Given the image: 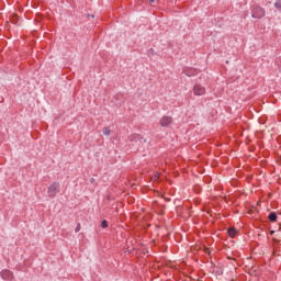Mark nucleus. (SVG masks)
I'll use <instances>...</instances> for the list:
<instances>
[{
  "label": "nucleus",
  "mask_w": 281,
  "mask_h": 281,
  "mask_svg": "<svg viewBox=\"0 0 281 281\" xmlns=\"http://www.w3.org/2000/svg\"><path fill=\"white\" fill-rule=\"evenodd\" d=\"M1 276H2L3 280H12V271H10V270L2 271Z\"/></svg>",
  "instance_id": "obj_6"
},
{
  "label": "nucleus",
  "mask_w": 281,
  "mask_h": 281,
  "mask_svg": "<svg viewBox=\"0 0 281 281\" xmlns=\"http://www.w3.org/2000/svg\"><path fill=\"white\" fill-rule=\"evenodd\" d=\"M194 95H205V89L201 85H195L193 87Z\"/></svg>",
  "instance_id": "obj_5"
},
{
  "label": "nucleus",
  "mask_w": 281,
  "mask_h": 281,
  "mask_svg": "<svg viewBox=\"0 0 281 281\" xmlns=\"http://www.w3.org/2000/svg\"><path fill=\"white\" fill-rule=\"evenodd\" d=\"M160 126H162L164 128H168V126H170V124H172V119L171 116L168 115H164L160 121H159Z\"/></svg>",
  "instance_id": "obj_4"
},
{
  "label": "nucleus",
  "mask_w": 281,
  "mask_h": 281,
  "mask_svg": "<svg viewBox=\"0 0 281 281\" xmlns=\"http://www.w3.org/2000/svg\"><path fill=\"white\" fill-rule=\"evenodd\" d=\"M60 193V182H53L48 189H47V194L49 199H54L56 194Z\"/></svg>",
  "instance_id": "obj_1"
},
{
  "label": "nucleus",
  "mask_w": 281,
  "mask_h": 281,
  "mask_svg": "<svg viewBox=\"0 0 281 281\" xmlns=\"http://www.w3.org/2000/svg\"><path fill=\"white\" fill-rule=\"evenodd\" d=\"M128 140L134 144V146H139V144H146V139H144V137H142V135L139 134H132L131 136H128Z\"/></svg>",
  "instance_id": "obj_3"
},
{
  "label": "nucleus",
  "mask_w": 281,
  "mask_h": 281,
  "mask_svg": "<svg viewBox=\"0 0 281 281\" xmlns=\"http://www.w3.org/2000/svg\"><path fill=\"white\" fill-rule=\"evenodd\" d=\"M101 227H102L103 229H106V227H109V222H108L106 220H103V221L101 222Z\"/></svg>",
  "instance_id": "obj_11"
},
{
  "label": "nucleus",
  "mask_w": 281,
  "mask_h": 281,
  "mask_svg": "<svg viewBox=\"0 0 281 281\" xmlns=\"http://www.w3.org/2000/svg\"><path fill=\"white\" fill-rule=\"evenodd\" d=\"M237 232L238 231L236 228H229L228 229V236H231V238H234V236H236Z\"/></svg>",
  "instance_id": "obj_8"
},
{
  "label": "nucleus",
  "mask_w": 281,
  "mask_h": 281,
  "mask_svg": "<svg viewBox=\"0 0 281 281\" xmlns=\"http://www.w3.org/2000/svg\"><path fill=\"white\" fill-rule=\"evenodd\" d=\"M274 8L281 12V0H276Z\"/></svg>",
  "instance_id": "obj_9"
},
{
  "label": "nucleus",
  "mask_w": 281,
  "mask_h": 281,
  "mask_svg": "<svg viewBox=\"0 0 281 281\" xmlns=\"http://www.w3.org/2000/svg\"><path fill=\"white\" fill-rule=\"evenodd\" d=\"M76 234H78V232H80V224L77 225V227L75 228Z\"/></svg>",
  "instance_id": "obj_12"
},
{
  "label": "nucleus",
  "mask_w": 281,
  "mask_h": 281,
  "mask_svg": "<svg viewBox=\"0 0 281 281\" xmlns=\"http://www.w3.org/2000/svg\"><path fill=\"white\" fill-rule=\"evenodd\" d=\"M103 135H105L106 137H109V135H111V128L104 127V128H103Z\"/></svg>",
  "instance_id": "obj_10"
},
{
  "label": "nucleus",
  "mask_w": 281,
  "mask_h": 281,
  "mask_svg": "<svg viewBox=\"0 0 281 281\" xmlns=\"http://www.w3.org/2000/svg\"><path fill=\"white\" fill-rule=\"evenodd\" d=\"M149 3H155V0H149Z\"/></svg>",
  "instance_id": "obj_13"
},
{
  "label": "nucleus",
  "mask_w": 281,
  "mask_h": 281,
  "mask_svg": "<svg viewBox=\"0 0 281 281\" xmlns=\"http://www.w3.org/2000/svg\"><path fill=\"white\" fill-rule=\"evenodd\" d=\"M268 218L271 223H276V221H278V213L276 212H271L269 215H268Z\"/></svg>",
  "instance_id": "obj_7"
},
{
  "label": "nucleus",
  "mask_w": 281,
  "mask_h": 281,
  "mask_svg": "<svg viewBox=\"0 0 281 281\" xmlns=\"http://www.w3.org/2000/svg\"><path fill=\"white\" fill-rule=\"evenodd\" d=\"M271 234H274V232L272 231Z\"/></svg>",
  "instance_id": "obj_14"
},
{
  "label": "nucleus",
  "mask_w": 281,
  "mask_h": 281,
  "mask_svg": "<svg viewBox=\"0 0 281 281\" xmlns=\"http://www.w3.org/2000/svg\"><path fill=\"white\" fill-rule=\"evenodd\" d=\"M266 11L262 7L252 5L251 7V16L252 19H263Z\"/></svg>",
  "instance_id": "obj_2"
}]
</instances>
